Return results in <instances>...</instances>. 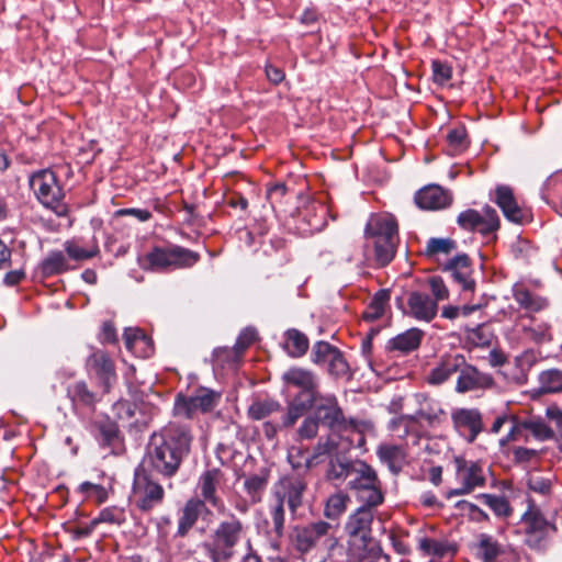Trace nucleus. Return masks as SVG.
I'll use <instances>...</instances> for the list:
<instances>
[{"label":"nucleus","mask_w":562,"mask_h":562,"mask_svg":"<svg viewBox=\"0 0 562 562\" xmlns=\"http://www.w3.org/2000/svg\"><path fill=\"white\" fill-rule=\"evenodd\" d=\"M313 415L318 423L329 429L326 437H321L315 446V456L323 457L335 451L348 450L356 441H363L353 420H348L338 400L333 394H316Z\"/></svg>","instance_id":"nucleus-1"},{"label":"nucleus","mask_w":562,"mask_h":562,"mask_svg":"<svg viewBox=\"0 0 562 562\" xmlns=\"http://www.w3.org/2000/svg\"><path fill=\"white\" fill-rule=\"evenodd\" d=\"M192 435L187 426L170 423L150 437L145 463L165 477L173 476L190 452Z\"/></svg>","instance_id":"nucleus-2"},{"label":"nucleus","mask_w":562,"mask_h":562,"mask_svg":"<svg viewBox=\"0 0 562 562\" xmlns=\"http://www.w3.org/2000/svg\"><path fill=\"white\" fill-rule=\"evenodd\" d=\"M249 526L234 514H228L213 530L209 540L201 543L210 562H232L237 547L247 537Z\"/></svg>","instance_id":"nucleus-3"},{"label":"nucleus","mask_w":562,"mask_h":562,"mask_svg":"<svg viewBox=\"0 0 562 562\" xmlns=\"http://www.w3.org/2000/svg\"><path fill=\"white\" fill-rule=\"evenodd\" d=\"M558 528L552 519H548L532 498L527 499V509L520 517V533L530 549L541 550L555 535Z\"/></svg>","instance_id":"nucleus-4"},{"label":"nucleus","mask_w":562,"mask_h":562,"mask_svg":"<svg viewBox=\"0 0 562 562\" xmlns=\"http://www.w3.org/2000/svg\"><path fill=\"white\" fill-rule=\"evenodd\" d=\"M30 187L43 206L52 210L59 217L68 214L69 209L64 201V190L50 169L34 172L30 178Z\"/></svg>","instance_id":"nucleus-5"},{"label":"nucleus","mask_w":562,"mask_h":562,"mask_svg":"<svg viewBox=\"0 0 562 562\" xmlns=\"http://www.w3.org/2000/svg\"><path fill=\"white\" fill-rule=\"evenodd\" d=\"M200 260V255L190 249L171 246L168 248L155 247L142 260L144 269L165 270L169 268H189Z\"/></svg>","instance_id":"nucleus-6"},{"label":"nucleus","mask_w":562,"mask_h":562,"mask_svg":"<svg viewBox=\"0 0 562 562\" xmlns=\"http://www.w3.org/2000/svg\"><path fill=\"white\" fill-rule=\"evenodd\" d=\"M453 464L458 487L451 490L450 495H465L485 485L486 472L481 461L454 457Z\"/></svg>","instance_id":"nucleus-7"},{"label":"nucleus","mask_w":562,"mask_h":562,"mask_svg":"<svg viewBox=\"0 0 562 562\" xmlns=\"http://www.w3.org/2000/svg\"><path fill=\"white\" fill-rule=\"evenodd\" d=\"M221 394L210 389H200L192 396L178 395L173 412L177 416L192 418L196 413L211 412L220 402Z\"/></svg>","instance_id":"nucleus-8"},{"label":"nucleus","mask_w":562,"mask_h":562,"mask_svg":"<svg viewBox=\"0 0 562 562\" xmlns=\"http://www.w3.org/2000/svg\"><path fill=\"white\" fill-rule=\"evenodd\" d=\"M314 402L315 395H311L310 397L295 395L288 404L286 412L282 415L281 422L274 423L272 420H267L263 423L262 432L266 438L270 440L274 439L280 430L293 427L299 418L312 408Z\"/></svg>","instance_id":"nucleus-9"},{"label":"nucleus","mask_w":562,"mask_h":562,"mask_svg":"<svg viewBox=\"0 0 562 562\" xmlns=\"http://www.w3.org/2000/svg\"><path fill=\"white\" fill-rule=\"evenodd\" d=\"M162 486L153 481L145 471L137 470L135 472L133 483V496L136 506L143 510L148 512L159 505L164 499Z\"/></svg>","instance_id":"nucleus-10"},{"label":"nucleus","mask_w":562,"mask_h":562,"mask_svg":"<svg viewBox=\"0 0 562 562\" xmlns=\"http://www.w3.org/2000/svg\"><path fill=\"white\" fill-rule=\"evenodd\" d=\"M306 490V482L297 473L286 474L273 485L272 495L274 501L288 504L294 514L303 503V495Z\"/></svg>","instance_id":"nucleus-11"},{"label":"nucleus","mask_w":562,"mask_h":562,"mask_svg":"<svg viewBox=\"0 0 562 562\" xmlns=\"http://www.w3.org/2000/svg\"><path fill=\"white\" fill-rule=\"evenodd\" d=\"M458 225L467 231H476L482 235H488L499 228V217L491 206H485L483 212L469 209L457 217Z\"/></svg>","instance_id":"nucleus-12"},{"label":"nucleus","mask_w":562,"mask_h":562,"mask_svg":"<svg viewBox=\"0 0 562 562\" xmlns=\"http://www.w3.org/2000/svg\"><path fill=\"white\" fill-rule=\"evenodd\" d=\"M86 368L88 373L98 380L103 392L109 393L116 382L115 366L109 353L94 349L86 360Z\"/></svg>","instance_id":"nucleus-13"},{"label":"nucleus","mask_w":562,"mask_h":562,"mask_svg":"<svg viewBox=\"0 0 562 562\" xmlns=\"http://www.w3.org/2000/svg\"><path fill=\"white\" fill-rule=\"evenodd\" d=\"M454 430L469 443L483 430L482 414L477 408H456L451 412Z\"/></svg>","instance_id":"nucleus-14"},{"label":"nucleus","mask_w":562,"mask_h":562,"mask_svg":"<svg viewBox=\"0 0 562 562\" xmlns=\"http://www.w3.org/2000/svg\"><path fill=\"white\" fill-rule=\"evenodd\" d=\"M374 518V510L369 509L368 506L358 507L349 517L346 522V531L350 537L352 543L357 540L363 542H372L371 525Z\"/></svg>","instance_id":"nucleus-15"},{"label":"nucleus","mask_w":562,"mask_h":562,"mask_svg":"<svg viewBox=\"0 0 562 562\" xmlns=\"http://www.w3.org/2000/svg\"><path fill=\"white\" fill-rule=\"evenodd\" d=\"M495 202L502 210L504 216L516 224L528 223L531 218L530 212L518 205L514 192L508 186H498L495 190Z\"/></svg>","instance_id":"nucleus-16"},{"label":"nucleus","mask_w":562,"mask_h":562,"mask_svg":"<svg viewBox=\"0 0 562 562\" xmlns=\"http://www.w3.org/2000/svg\"><path fill=\"white\" fill-rule=\"evenodd\" d=\"M415 203L422 210L437 211L451 205L452 194L438 184H428L415 194Z\"/></svg>","instance_id":"nucleus-17"},{"label":"nucleus","mask_w":562,"mask_h":562,"mask_svg":"<svg viewBox=\"0 0 562 562\" xmlns=\"http://www.w3.org/2000/svg\"><path fill=\"white\" fill-rule=\"evenodd\" d=\"M494 385L495 381L491 374L481 372L475 367L464 362V366L459 370L456 391L458 393H467L492 389Z\"/></svg>","instance_id":"nucleus-18"},{"label":"nucleus","mask_w":562,"mask_h":562,"mask_svg":"<svg viewBox=\"0 0 562 562\" xmlns=\"http://www.w3.org/2000/svg\"><path fill=\"white\" fill-rule=\"evenodd\" d=\"M438 313V304L427 293L413 291L407 297L405 314L419 322H431Z\"/></svg>","instance_id":"nucleus-19"},{"label":"nucleus","mask_w":562,"mask_h":562,"mask_svg":"<svg viewBox=\"0 0 562 562\" xmlns=\"http://www.w3.org/2000/svg\"><path fill=\"white\" fill-rule=\"evenodd\" d=\"M223 481V473L220 469H210L202 473L199 479V488L203 502L211 504L218 513L226 512L225 504L222 498L216 495V490Z\"/></svg>","instance_id":"nucleus-20"},{"label":"nucleus","mask_w":562,"mask_h":562,"mask_svg":"<svg viewBox=\"0 0 562 562\" xmlns=\"http://www.w3.org/2000/svg\"><path fill=\"white\" fill-rule=\"evenodd\" d=\"M330 529L331 525L323 520L297 528L294 536L296 550L301 553L308 552Z\"/></svg>","instance_id":"nucleus-21"},{"label":"nucleus","mask_w":562,"mask_h":562,"mask_svg":"<svg viewBox=\"0 0 562 562\" xmlns=\"http://www.w3.org/2000/svg\"><path fill=\"white\" fill-rule=\"evenodd\" d=\"M443 270L450 272L452 279L463 291L474 290L475 281L472 278V267L467 255H458L450 259L445 265Z\"/></svg>","instance_id":"nucleus-22"},{"label":"nucleus","mask_w":562,"mask_h":562,"mask_svg":"<svg viewBox=\"0 0 562 562\" xmlns=\"http://www.w3.org/2000/svg\"><path fill=\"white\" fill-rule=\"evenodd\" d=\"M283 380L288 385L297 387L301 392L297 395L310 397L318 394L317 380L314 373L303 368H291L283 374Z\"/></svg>","instance_id":"nucleus-23"},{"label":"nucleus","mask_w":562,"mask_h":562,"mask_svg":"<svg viewBox=\"0 0 562 562\" xmlns=\"http://www.w3.org/2000/svg\"><path fill=\"white\" fill-rule=\"evenodd\" d=\"M366 234L378 239H397V223L391 214H378L370 217Z\"/></svg>","instance_id":"nucleus-24"},{"label":"nucleus","mask_w":562,"mask_h":562,"mask_svg":"<svg viewBox=\"0 0 562 562\" xmlns=\"http://www.w3.org/2000/svg\"><path fill=\"white\" fill-rule=\"evenodd\" d=\"M464 366L462 355H452L442 359V361L430 370L427 375V382L432 385H440L448 381L454 373L459 372Z\"/></svg>","instance_id":"nucleus-25"},{"label":"nucleus","mask_w":562,"mask_h":562,"mask_svg":"<svg viewBox=\"0 0 562 562\" xmlns=\"http://www.w3.org/2000/svg\"><path fill=\"white\" fill-rule=\"evenodd\" d=\"M124 342L127 350L139 358H148L154 353L151 339L139 328H126Z\"/></svg>","instance_id":"nucleus-26"},{"label":"nucleus","mask_w":562,"mask_h":562,"mask_svg":"<svg viewBox=\"0 0 562 562\" xmlns=\"http://www.w3.org/2000/svg\"><path fill=\"white\" fill-rule=\"evenodd\" d=\"M476 554L482 562H501L506 554V546L488 533H480Z\"/></svg>","instance_id":"nucleus-27"},{"label":"nucleus","mask_w":562,"mask_h":562,"mask_svg":"<svg viewBox=\"0 0 562 562\" xmlns=\"http://www.w3.org/2000/svg\"><path fill=\"white\" fill-rule=\"evenodd\" d=\"M353 474L348 481V487L357 494L364 488H370L381 483L375 470L362 461L356 462V469L351 470Z\"/></svg>","instance_id":"nucleus-28"},{"label":"nucleus","mask_w":562,"mask_h":562,"mask_svg":"<svg viewBox=\"0 0 562 562\" xmlns=\"http://www.w3.org/2000/svg\"><path fill=\"white\" fill-rule=\"evenodd\" d=\"M269 514L271 518V527L267 530V536L270 547L274 550H279L281 539L284 535V504L274 501V503L270 505Z\"/></svg>","instance_id":"nucleus-29"},{"label":"nucleus","mask_w":562,"mask_h":562,"mask_svg":"<svg viewBox=\"0 0 562 562\" xmlns=\"http://www.w3.org/2000/svg\"><path fill=\"white\" fill-rule=\"evenodd\" d=\"M416 401L419 405L417 412L414 414V416H417V420L424 419L429 425H437L443 420L446 413L440 402L425 394H417Z\"/></svg>","instance_id":"nucleus-30"},{"label":"nucleus","mask_w":562,"mask_h":562,"mask_svg":"<svg viewBox=\"0 0 562 562\" xmlns=\"http://www.w3.org/2000/svg\"><path fill=\"white\" fill-rule=\"evenodd\" d=\"M513 296L521 308L530 312H540L549 306L547 297L530 292L522 283L514 284Z\"/></svg>","instance_id":"nucleus-31"},{"label":"nucleus","mask_w":562,"mask_h":562,"mask_svg":"<svg viewBox=\"0 0 562 562\" xmlns=\"http://www.w3.org/2000/svg\"><path fill=\"white\" fill-rule=\"evenodd\" d=\"M204 507V502L199 498H191L186 503L178 521V528L176 532L177 537H184L188 535V532L198 521Z\"/></svg>","instance_id":"nucleus-32"},{"label":"nucleus","mask_w":562,"mask_h":562,"mask_svg":"<svg viewBox=\"0 0 562 562\" xmlns=\"http://www.w3.org/2000/svg\"><path fill=\"white\" fill-rule=\"evenodd\" d=\"M424 333L418 328H411L398 334L387 342L390 351H398L400 353H408L417 349L422 342Z\"/></svg>","instance_id":"nucleus-33"},{"label":"nucleus","mask_w":562,"mask_h":562,"mask_svg":"<svg viewBox=\"0 0 562 562\" xmlns=\"http://www.w3.org/2000/svg\"><path fill=\"white\" fill-rule=\"evenodd\" d=\"M67 396L71 401L74 409L78 407H93L98 396L92 392L85 381H76L68 385Z\"/></svg>","instance_id":"nucleus-34"},{"label":"nucleus","mask_w":562,"mask_h":562,"mask_svg":"<svg viewBox=\"0 0 562 562\" xmlns=\"http://www.w3.org/2000/svg\"><path fill=\"white\" fill-rule=\"evenodd\" d=\"M376 454L380 461L386 464L393 473L401 471L406 458L404 448L392 443L380 445L376 449Z\"/></svg>","instance_id":"nucleus-35"},{"label":"nucleus","mask_w":562,"mask_h":562,"mask_svg":"<svg viewBox=\"0 0 562 562\" xmlns=\"http://www.w3.org/2000/svg\"><path fill=\"white\" fill-rule=\"evenodd\" d=\"M389 430L392 435L398 439L405 440L413 436L417 438L418 422L417 416L414 415H401L394 417L389 423Z\"/></svg>","instance_id":"nucleus-36"},{"label":"nucleus","mask_w":562,"mask_h":562,"mask_svg":"<svg viewBox=\"0 0 562 562\" xmlns=\"http://www.w3.org/2000/svg\"><path fill=\"white\" fill-rule=\"evenodd\" d=\"M280 412H282V406L277 400L258 397L248 406L247 415L252 420H263Z\"/></svg>","instance_id":"nucleus-37"},{"label":"nucleus","mask_w":562,"mask_h":562,"mask_svg":"<svg viewBox=\"0 0 562 562\" xmlns=\"http://www.w3.org/2000/svg\"><path fill=\"white\" fill-rule=\"evenodd\" d=\"M521 330L525 338L536 344H546L552 340L551 325L533 317H530V323L524 325Z\"/></svg>","instance_id":"nucleus-38"},{"label":"nucleus","mask_w":562,"mask_h":562,"mask_svg":"<svg viewBox=\"0 0 562 562\" xmlns=\"http://www.w3.org/2000/svg\"><path fill=\"white\" fill-rule=\"evenodd\" d=\"M68 268L67 259L59 250L50 251L38 266L40 273L44 278L63 273Z\"/></svg>","instance_id":"nucleus-39"},{"label":"nucleus","mask_w":562,"mask_h":562,"mask_svg":"<svg viewBox=\"0 0 562 562\" xmlns=\"http://www.w3.org/2000/svg\"><path fill=\"white\" fill-rule=\"evenodd\" d=\"M284 349L293 358L302 357L308 349V339L302 331L289 329L285 333Z\"/></svg>","instance_id":"nucleus-40"},{"label":"nucleus","mask_w":562,"mask_h":562,"mask_svg":"<svg viewBox=\"0 0 562 562\" xmlns=\"http://www.w3.org/2000/svg\"><path fill=\"white\" fill-rule=\"evenodd\" d=\"M349 502L350 497L342 491L331 494L325 503V517L333 520L338 519L346 512Z\"/></svg>","instance_id":"nucleus-41"},{"label":"nucleus","mask_w":562,"mask_h":562,"mask_svg":"<svg viewBox=\"0 0 562 562\" xmlns=\"http://www.w3.org/2000/svg\"><path fill=\"white\" fill-rule=\"evenodd\" d=\"M390 301V292L387 290L378 291L372 297L363 312V318L366 321H376L383 316L385 308Z\"/></svg>","instance_id":"nucleus-42"},{"label":"nucleus","mask_w":562,"mask_h":562,"mask_svg":"<svg viewBox=\"0 0 562 562\" xmlns=\"http://www.w3.org/2000/svg\"><path fill=\"white\" fill-rule=\"evenodd\" d=\"M64 248L68 257L76 261L88 260L99 254V247L95 243L90 246H83L77 239L65 241Z\"/></svg>","instance_id":"nucleus-43"},{"label":"nucleus","mask_w":562,"mask_h":562,"mask_svg":"<svg viewBox=\"0 0 562 562\" xmlns=\"http://www.w3.org/2000/svg\"><path fill=\"white\" fill-rule=\"evenodd\" d=\"M539 390L541 393L562 392V371L559 369H548L538 375Z\"/></svg>","instance_id":"nucleus-44"},{"label":"nucleus","mask_w":562,"mask_h":562,"mask_svg":"<svg viewBox=\"0 0 562 562\" xmlns=\"http://www.w3.org/2000/svg\"><path fill=\"white\" fill-rule=\"evenodd\" d=\"M126 521V510L120 506H109L103 508L99 515L92 519L91 525L109 524L121 526Z\"/></svg>","instance_id":"nucleus-45"},{"label":"nucleus","mask_w":562,"mask_h":562,"mask_svg":"<svg viewBox=\"0 0 562 562\" xmlns=\"http://www.w3.org/2000/svg\"><path fill=\"white\" fill-rule=\"evenodd\" d=\"M321 457L315 456V448L313 452L304 451L301 448L292 447L288 452V461L293 469L311 468L318 462Z\"/></svg>","instance_id":"nucleus-46"},{"label":"nucleus","mask_w":562,"mask_h":562,"mask_svg":"<svg viewBox=\"0 0 562 562\" xmlns=\"http://www.w3.org/2000/svg\"><path fill=\"white\" fill-rule=\"evenodd\" d=\"M267 479L261 475H250L244 481V490L251 503H259L267 487Z\"/></svg>","instance_id":"nucleus-47"},{"label":"nucleus","mask_w":562,"mask_h":562,"mask_svg":"<svg viewBox=\"0 0 562 562\" xmlns=\"http://www.w3.org/2000/svg\"><path fill=\"white\" fill-rule=\"evenodd\" d=\"M479 498L498 517H508L513 513L509 502L504 496L481 494L479 495Z\"/></svg>","instance_id":"nucleus-48"},{"label":"nucleus","mask_w":562,"mask_h":562,"mask_svg":"<svg viewBox=\"0 0 562 562\" xmlns=\"http://www.w3.org/2000/svg\"><path fill=\"white\" fill-rule=\"evenodd\" d=\"M418 549L428 555L445 557L451 547L446 540L423 537L418 539Z\"/></svg>","instance_id":"nucleus-49"},{"label":"nucleus","mask_w":562,"mask_h":562,"mask_svg":"<svg viewBox=\"0 0 562 562\" xmlns=\"http://www.w3.org/2000/svg\"><path fill=\"white\" fill-rule=\"evenodd\" d=\"M356 498L362 503L361 506H368L369 509L374 510L378 506H380L384 502V494L382 492V484L374 485L370 488H364L361 492H358Z\"/></svg>","instance_id":"nucleus-50"},{"label":"nucleus","mask_w":562,"mask_h":562,"mask_svg":"<svg viewBox=\"0 0 562 562\" xmlns=\"http://www.w3.org/2000/svg\"><path fill=\"white\" fill-rule=\"evenodd\" d=\"M397 239L374 240L375 260L380 266L387 265L395 255Z\"/></svg>","instance_id":"nucleus-51"},{"label":"nucleus","mask_w":562,"mask_h":562,"mask_svg":"<svg viewBox=\"0 0 562 562\" xmlns=\"http://www.w3.org/2000/svg\"><path fill=\"white\" fill-rule=\"evenodd\" d=\"M465 333L467 341L474 347H487L493 339V334L485 325L468 328Z\"/></svg>","instance_id":"nucleus-52"},{"label":"nucleus","mask_w":562,"mask_h":562,"mask_svg":"<svg viewBox=\"0 0 562 562\" xmlns=\"http://www.w3.org/2000/svg\"><path fill=\"white\" fill-rule=\"evenodd\" d=\"M356 469V462L350 461H330L329 469L327 471V477L329 480H351V470Z\"/></svg>","instance_id":"nucleus-53"},{"label":"nucleus","mask_w":562,"mask_h":562,"mask_svg":"<svg viewBox=\"0 0 562 562\" xmlns=\"http://www.w3.org/2000/svg\"><path fill=\"white\" fill-rule=\"evenodd\" d=\"M525 426L540 441L554 438V431L540 418H528Z\"/></svg>","instance_id":"nucleus-54"},{"label":"nucleus","mask_w":562,"mask_h":562,"mask_svg":"<svg viewBox=\"0 0 562 562\" xmlns=\"http://www.w3.org/2000/svg\"><path fill=\"white\" fill-rule=\"evenodd\" d=\"M456 248V241L450 238H430L426 245V255L429 257L438 254L448 255Z\"/></svg>","instance_id":"nucleus-55"},{"label":"nucleus","mask_w":562,"mask_h":562,"mask_svg":"<svg viewBox=\"0 0 562 562\" xmlns=\"http://www.w3.org/2000/svg\"><path fill=\"white\" fill-rule=\"evenodd\" d=\"M257 339V330L254 327L244 328L237 337L233 351L238 359L240 355Z\"/></svg>","instance_id":"nucleus-56"},{"label":"nucleus","mask_w":562,"mask_h":562,"mask_svg":"<svg viewBox=\"0 0 562 562\" xmlns=\"http://www.w3.org/2000/svg\"><path fill=\"white\" fill-rule=\"evenodd\" d=\"M319 423L314 415L304 418L296 430L297 440H311L317 436Z\"/></svg>","instance_id":"nucleus-57"},{"label":"nucleus","mask_w":562,"mask_h":562,"mask_svg":"<svg viewBox=\"0 0 562 562\" xmlns=\"http://www.w3.org/2000/svg\"><path fill=\"white\" fill-rule=\"evenodd\" d=\"M509 423L512 426L508 434L499 441L502 446L525 437L524 431L527 430L525 426L527 425V419H520L516 415H510Z\"/></svg>","instance_id":"nucleus-58"},{"label":"nucleus","mask_w":562,"mask_h":562,"mask_svg":"<svg viewBox=\"0 0 562 562\" xmlns=\"http://www.w3.org/2000/svg\"><path fill=\"white\" fill-rule=\"evenodd\" d=\"M337 348L326 341H317L312 351V360L316 364H326Z\"/></svg>","instance_id":"nucleus-59"},{"label":"nucleus","mask_w":562,"mask_h":562,"mask_svg":"<svg viewBox=\"0 0 562 562\" xmlns=\"http://www.w3.org/2000/svg\"><path fill=\"white\" fill-rule=\"evenodd\" d=\"M326 364L328 372L335 376H345L349 372L348 362L339 349L336 350V352L331 356Z\"/></svg>","instance_id":"nucleus-60"},{"label":"nucleus","mask_w":562,"mask_h":562,"mask_svg":"<svg viewBox=\"0 0 562 562\" xmlns=\"http://www.w3.org/2000/svg\"><path fill=\"white\" fill-rule=\"evenodd\" d=\"M78 490L87 497L94 498L98 503H103L108 498V492L105 487L100 484L83 482L79 485Z\"/></svg>","instance_id":"nucleus-61"},{"label":"nucleus","mask_w":562,"mask_h":562,"mask_svg":"<svg viewBox=\"0 0 562 562\" xmlns=\"http://www.w3.org/2000/svg\"><path fill=\"white\" fill-rule=\"evenodd\" d=\"M530 491L540 495H549L552 490V480L540 475H530L527 481Z\"/></svg>","instance_id":"nucleus-62"},{"label":"nucleus","mask_w":562,"mask_h":562,"mask_svg":"<svg viewBox=\"0 0 562 562\" xmlns=\"http://www.w3.org/2000/svg\"><path fill=\"white\" fill-rule=\"evenodd\" d=\"M432 79L436 83L445 85L451 79L452 69L447 63L440 60H432Z\"/></svg>","instance_id":"nucleus-63"},{"label":"nucleus","mask_w":562,"mask_h":562,"mask_svg":"<svg viewBox=\"0 0 562 562\" xmlns=\"http://www.w3.org/2000/svg\"><path fill=\"white\" fill-rule=\"evenodd\" d=\"M434 301L437 303L449 297V290L440 277H431L428 280Z\"/></svg>","instance_id":"nucleus-64"}]
</instances>
